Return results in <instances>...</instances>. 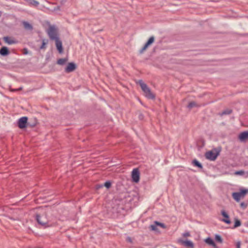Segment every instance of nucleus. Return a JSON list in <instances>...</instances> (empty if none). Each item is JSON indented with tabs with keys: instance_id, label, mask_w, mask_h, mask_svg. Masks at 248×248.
Wrapping results in <instances>:
<instances>
[{
	"instance_id": "nucleus-4",
	"label": "nucleus",
	"mask_w": 248,
	"mask_h": 248,
	"mask_svg": "<svg viewBox=\"0 0 248 248\" xmlns=\"http://www.w3.org/2000/svg\"><path fill=\"white\" fill-rule=\"evenodd\" d=\"M219 155V152L216 151H209L205 153V156L206 159L211 160L214 161L216 159L217 156Z\"/></svg>"
},
{
	"instance_id": "nucleus-1",
	"label": "nucleus",
	"mask_w": 248,
	"mask_h": 248,
	"mask_svg": "<svg viewBox=\"0 0 248 248\" xmlns=\"http://www.w3.org/2000/svg\"><path fill=\"white\" fill-rule=\"evenodd\" d=\"M139 84L144 93V96L148 98L153 99L155 98L154 93L151 92L150 88L145 84L143 80H139L136 82Z\"/></svg>"
},
{
	"instance_id": "nucleus-16",
	"label": "nucleus",
	"mask_w": 248,
	"mask_h": 248,
	"mask_svg": "<svg viewBox=\"0 0 248 248\" xmlns=\"http://www.w3.org/2000/svg\"><path fill=\"white\" fill-rule=\"evenodd\" d=\"M157 226H159L163 229H165L166 228V226L164 223H160L159 222L156 221V233H157V232L160 233V232H159L158 231V229L156 228Z\"/></svg>"
},
{
	"instance_id": "nucleus-8",
	"label": "nucleus",
	"mask_w": 248,
	"mask_h": 248,
	"mask_svg": "<svg viewBox=\"0 0 248 248\" xmlns=\"http://www.w3.org/2000/svg\"><path fill=\"white\" fill-rule=\"evenodd\" d=\"M221 214L222 216L224 217V218L221 219V221L225 222L227 224H231V222L228 213L224 210H222L221 211Z\"/></svg>"
},
{
	"instance_id": "nucleus-35",
	"label": "nucleus",
	"mask_w": 248,
	"mask_h": 248,
	"mask_svg": "<svg viewBox=\"0 0 248 248\" xmlns=\"http://www.w3.org/2000/svg\"><path fill=\"white\" fill-rule=\"evenodd\" d=\"M241 206L242 207H246V205H245L244 203L242 202L241 203Z\"/></svg>"
},
{
	"instance_id": "nucleus-11",
	"label": "nucleus",
	"mask_w": 248,
	"mask_h": 248,
	"mask_svg": "<svg viewBox=\"0 0 248 248\" xmlns=\"http://www.w3.org/2000/svg\"><path fill=\"white\" fill-rule=\"evenodd\" d=\"M239 138L241 141L248 140V131H244L241 133L239 136Z\"/></svg>"
},
{
	"instance_id": "nucleus-38",
	"label": "nucleus",
	"mask_w": 248,
	"mask_h": 248,
	"mask_svg": "<svg viewBox=\"0 0 248 248\" xmlns=\"http://www.w3.org/2000/svg\"><path fill=\"white\" fill-rule=\"evenodd\" d=\"M24 54H27V51H25V52L24 53Z\"/></svg>"
},
{
	"instance_id": "nucleus-18",
	"label": "nucleus",
	"mask_w": 248,
	"mask_h": 248,
	"mask_svg": "<svg viewBox=\"0 0 248 248\" xmlns=\"http://www.w3.org/2000/svg\"><path fill=\"white\" fill-rule=\"evenodd\" d=\"M232 197L233 199L237 202L239 201L242 197L239 192H234L232 193Z\"/></svg>"
},
{
	"instance_id": "nucleus-36",
	"label": "nucleus",
	"mask_w": 248,
	"mask_h": 248,
	"mask_svg": "<svg viewBox=\"0 0 248 248\" xmlns=\"http://www.w3.org/2000/svg\"><path fill=\"white\" fill-rule=\"evenodd\" d=\"M237 248H240V242H238L237 245Z\"/></svg>"
},
{
	"instance_id": "nucleus-19",
	"label": "nucleus",
	"mask_w": 248,
	"mask_h": 248,
	"mask_svg": "<svg viewBox=\"0 0 248 248\" xmlns=\"http://www.w3.org/2000/svg\"><path fill=\"white\" fill-rule=\"evenodd\" d=\"M23 25H24V28L26 30H31L32 29V26L31 24L29 23L28 22L24 21L23 22Z\"/></svg>"
},
{
	"instance_id": "nucleus-33",
	"label": "nucleus",
	"mask_w": 248,
	"mask_h": 248,
	"mask_svg": "<svg viewBox=\"0 0 248 248\" xmlns=\"http://www.w3.org/2000/svg\"><path fill=\"white\" fill-rule=\"evenodd\" d=\"M21 89H22V88H19L18 89H12V90H11V91H12V92H16V91H19V90H21Z\"/></svg>"
},
{
	"instance_id": "nucleus-31",
	"label": "nucleus",
	"mask_w": 248,
	"mask_h": 248,
	"mask_svg": "<svg viewBox=\"0 0 248 248\" xmlns=\"http://www.w3.org/2000/svg\"><path fill=\"white\" fill-rule=\"evenodd\" d=\"M60 6H57L55 8H54L53 10V11H57V10H60Z\"/></svg>"
},
{
	"instance_id": "nucleus-29",
	"label": "nucleus",
	"mask_w": 248,
	"mask_h": 248,
	"mask_svg": "<svg viewBox=\"0 0 248 248\" xmlns=\"http://www.w3.org/2000/svg\"><path fill=\"white\" fill-rule=\"evenodd\" d=\"M126 241L128 242H129V243H132V240L131 239V238L129 236H127L126 238Z\"/></svg>"
},
{
	"instance_id": "nucleus-27",
	"label": "nucleus",
	"mask_w": 248,
	"mask_h": 248,
	"mask_svg": "<svg viewBox=\"0 0 248 248\" xmlns=\"http://www.w3.org/2000/svg\"><path fill=\"white\" fill-rule=\"evenodd\" d=\"M111 183L109 181H107L104 184V186L107 188H109L111 186Z\"/></svg>"
},
{
	"instance_id": "nucleus-23",
	"label": "nucleus",
	"mask_w": 248,
	"mask_h": 248,
	"mask_svg": "<svg viewBox=\"0 0 248 248\" xmlns=\"http://www.w3.org/2000/svg\"><path fill=\"white\" fill-rule=\"evenodd\" d=\"M247 192H248V190L245 189H241L240 190V191L239 192V193H240V194L242 197H244Z\"/></svg>"
},
{
	"instance_id": "nucleus-17",
	"label": "nucleus",
	"mask_w": 248,
	"mask_h": 248,
	"mask_svg": "<svg viewBox=\"0 0 248 248\" xmlns=\"http://www.w3.org/2000/svg\"><path fill=\"white\" fill-rule=\"evenodd\" d=\"M192 164L194 166H196V167H197L198 168H200V169H202V164L199 162L197 159H194L192 162Z\"/></svg>"
},
{
	"instance_id": "nucleus-13",
	"label": "nucleus",
	"mask_w": 248,
	"mask_h": 248,
	"mask_svg": "<svg viewBox=\"0 0 248 248\" xmlns=\"http://www.w3.org/2000/svg\"><path fill=\"white\" fill-rule=\"evenodd\" d=\"M205 242L209 245L215 248H217V245L214 240L210 237H208L205 240Z\"/></svg>"
},
{
	"instance_id": "nucleus-3",
	"label": "nucleus",
	"mask_w": 248,
	"mask_h": 248,
	"mask_svg": "<svg viewBox=\"0 0 248 248\" xmlns=\"http://www.w3.org/2000/svg\"><path fill=\"white\" fill-rule=\"evenodd\" d=\"M36 219L38 224L42 227L46 228L49 226L48 225V219L45 215H42L41 216L36 215Z\"/></svg>"
},
{
	"instance_id": "nucleus-7",
	"label": "nucleus",
	"mask_w": 248,
	"mask_h": 248,
	"mask_svg": "<svg viewBox=\"0 0 248 248\" xmlns=\"http://www.w3.org/2000/svg\"><path fill=\"white\" fill-rule=\"evenodd\" d=\"M154 37L151 36L144 46L139 50V53L142 54L147 49L148 46L154 42Z\"/></svg>"
},
{
	"instance_id": "nucleus-37",
	"label": "nucleus",
	"mask_w": 248,
	"mask_h": 248,
	"mask_svg": "<svg viewBox=\"0 0 248 248\" xmlns=\"http://www.w3.org/2000/svg\"><path fill=\"white\" fill-rule=\"evenodd\" d=\"M10 219H13V220H19V218L14 219V218H13L12 217H10Z\"/></svg>"
},
{
	"instance_id": "nucleus-30",
	"label": "nucleus",
	"mask_w": 248,
	"mask_h": 248,
	"mask_svg": "<svg viewBox=\"0 0 248 248\" xmlns=\"http://www.w3.org/2000/svg\"><path fill=\"white\" fill-rule=\"evenodd\" d=\"M46 43L45 42V41L43 40V42H42V46H40V49H43L45 48V46L46 45Z\"/></svg>"
},
{
	"instance_id": "nucleus-9",
	"label": "nucleus",
	"mask_w": 248,
	"mask_h": 248,
	"mask_svg": "<svg viewBox=\"0 0 248 248\" xmlns=\"http://www.w3.org/2000/svg\"><path fill=\"white\" fill-rule=\"evenodd\" d=\"M76 68V65L74 62H70L65 69V71L67 73H70L74 71Z\"/></svg>"
},
{
	"instance_id": "nucleus-32",
	"label": "nucleus",
	"mask_w": 248,
	"mask_h": 248,
	"mask_svg": "<svg viewBox=\"0 0 248 248\" xmlns=\"http://www.w3.org/2000/svg\"><path fill=\"white\" fill-rule=\"evenodd\" d=\"M150 228L152 230H153V231L155 230V225H151L150 226Z\"/></svg>"
},
{
	"instance_id": "nucleus-20",
	"label": "nucleus",
	"mask_w": 248,
	"mask_h": 248,
	"mask_svg": "<svg viewBox=\"0 0 248 248\" xmlns=\"http://www.w3.org/2000/svg\"><path fill=\"white\" fill-rule=\"evenodd\" d=\"M68 59L67 58L60 59L57 61V63L61 65L65 64L67 62Z\"/></svg>"
},
{
	"instance_id": "nucleus-5",
	"label": "nucleus",
	"mask_w": 248,
	"mask_h": 248,
	"mask_svg": "<svg viewBox=\"0 0 248 248\" xmlns=\"http://www.w3.org/2000/svg\"><path fill=\"white\" fill-rule=\"evenodd\" d=\"M132 181L135 183H138L140 180V171L138 168L133 170L131 174Z\"/></svg>"
},
{
	"instance_id": "nucleus-10",
	"label": "nucleus",
	"mask_w": 248,
	"mask_h": 248,
	"mask_svg": "<svg viewBox=\"0 0 248 248\" xmlns=\"http://www.w3.org/2000/svg\"><path fill=\"white\" fill-rule=\"evenodd\" d=\"M56 43V46L60 53H62L63 52V48L62 46V42L60 40V38L55 40Z\"/></svg>"
},
{
	"instance_id": "nucleus-24",
	"label": "nucleus",
	"mask_w": 248,
	"mask_h": 248,
	"mask_svg": "<svg viewBox=\"0 0 248 248\" xmlns=\"http://www.w3.org/2000/svg\"><path fill=\"white\" fill-rule=\"evenodd\" d=\"M197 106L196 103L195 102H191L189 103L187 108H191Z\"/></svg>"
},
{
	"instance_id": "nucleus-26",
	"label": "nucleus",
	"mask_w": 248,
	"mask_h": 248,
	"mask_svg": "<svg viewBox=\"0 0 248 248\" xmlns=\"http://www.w3.org/2000/svg\"><path fill=\"white\" fill-rule=\"evenodd\" d=\"M215 239L216 241H217V242H218L219 243L222 242V239L221 237L219 235H216Z\"/></svg>"
},
{
	"instance_id": "nucleus-14",
	"label": "nucleus",
	"mask_w": 248,
	"mask_h": 248,
	"mask_svg": "<svg viewBox=\"0 0 248 248\" xmlns=\"http://www.w3.org/2000/svg\"><path fill=\"white\" fill-rule=\"evenodd\" d=\"M3 40L5 41V43L8 44V45H12L14 44H16V42L13 39H11L8 36H5L3 38Z\"/></svg>"
},
{
	"instance_id": "nucleus-12",
	"label": "nucleus",
	"mask_w": 248,
	"mask_h": 248,
	"mask_svg": "<svg viewBox=\"0 0 248 248\" xmlns=\"http://www.w3.org/2000/svg\"><path fill=\"white\" fill-rule=\"evenodd\" d=\"M9 54V51L7 47L3 46L0 49V54L1 56H7Z\"/></svg>"
},
{
	"instance_id": "nucleus-25",
	"label": "nucleus",
	"mask_w": 248,
	"mask_h": 248,
	"mask_svg": "<svg viewBox=\"0 0 248 248\" xmlns=\"http://www.w3.org/2000/svg\"><path fill=\"white\" fill-rule=\"evenodd\" d=\"M29 1L31 4L36 6H38L39 4L37 1H36L35 0H29Z\"/></svg>"
},
{
	"instance_id": "nucleus-28",
	"label": "nucleus",
	"mask_w": 248,
	"mask_h": 248,
	"mask_svg": "<svg viewBox=\"0 0 248 248\" xmlns=\"http://www.w3.org/2000/svg\"><path fill=\"white\" fill-rule=\"evenodd\" d=\"M245 173L244 171L243 170L236 171L234 172L235 175H242Z\"/></svg>"
},
{
	"instance_id": "nucleus-34",
	"label": "nucleus",
	"mask_w": 248,
	"mask_h": 248,
	"mask_svg": "<svg viewBox=\"0 0 248 248\" xmlns=\"http://www.w3.org/2000/svg\"><path fill=\"white\" fill-rule=\"evenodd\" d=\"M190 235V234L189 232H186L184 234L185 236H189Z\"/></svg>"
},
{
	"instance_id": "nucleus-6",
	"label": "nucleus",
	"mask_w": 248,
	"mask_h": 248,
	"mask_svg": "<svg viewBox=\"0 0 248 248\" xmlns=\"http://www.w3.org/2000/svg\"><path fill=\"white\" fill-rule=\"evenodd\" d=\"M28 118L22 117L18 120V125L20 128H24L27 127Z\"/></svg>"
},
{
	"instance_id": "nucleus-2",
	"label": "nucleus",
	"mask_w": 248,
	"mask_h": 248,
	"mask_svg": "<svg viewBox=\"0 0 248 248\" xmlns=\"http://www.w3.org/2000/svg\"><path fill=\"white\" fill-rule=\"evenodd\" d=\"M47 34L49 38L52 40H56L59 39V34L57 32V29L54 26H51L49 27Z\"/></svg>"
},
{
	"instance_id": "nucleus-15",
	"label": "nucleus",
	"mask_w": 248,
	"mask_h": 248,
	"mask_svg": "<svg viewBox=\"0 0 248 248\" xmlns=\"http://www.w3.org/2000/svg\"><path fill=\"white\" fill-rule=\"evenodd\" d=\"M182 244L186 247L194 248L193 243L190 240H186L182 242Z\"/></svg>"
},
{
	"instance_id": "nucleus-21",
	"label": "nucleus",
	"mask_w": 248,
	"mask_h": 248,
	"mask_svg": "<svg viewBox=\"0 0 248 248\" xmlns=\"http://www.w3.org/2000/svg\"><path fill=\"white\" fill-rule=\"evenodd\" d=\"M241 224V222L240 220H239L237 218H234V225L232 229H235L238 227H239Z\"/></svg>"
},
{
	"instance_id": "nucleus-39",
	"label": "nucleus",
	"mask_w": 248,
	"mask_h": 248,
	"mask_svg": "<svg viewBox=\"0 0 248 248\" xmlns=\"http://www.w3.org/2000/svg\"><path fill=\"white\" fill-rule=\"evenodd\" d=\"M247 227H248V224Z\"/></svg>"
},
{
	"instance_id": "nucleus-22",
	"label": "nucleus",
	"mask_w": 248,
	"mask_h": 248,
	"mask_svg": "<svg viewBox=\"0 0 248 248\" xmlns=\"http://www.w3.org/2000/svg\"><path fill=\"white\" fill-rule=\"evenodd\" d=\"M232 110L229 109H225L224 111H223L221 112L220 115H229V114H230L231 113H232Z\"/></svg>"
}]
</instances>
